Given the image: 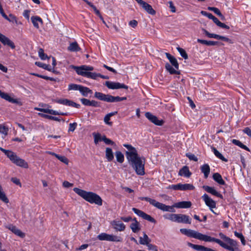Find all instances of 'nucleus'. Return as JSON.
<instances>
[{"label": "nucleus", "mask_w": 251, "mask_h": 251, "mask_svg": "<svg viewBox=\"0 0 251 251\" xmlns=\"http://www.w3.org/2000/svg\"><path fill=\"white\" fill-rule=\"evenodd\" d=\"M127 151H126V156L128 163L138 175L143 176L145 175V158L140 156L136 149L129 144H124Z\"/></svg>", "instance_id": "f257e3e1"}, {"label": "nucleus", "mask_w": 251, "mask_h": 251, "mask_svg": "<svg viewBox=\"0 0 251 251\" xmlns=\"http://www.w3.org/2000/svg\"><path fill=\"white\" fill-rule=\"evenodd\" d=\"M73 190L77 195L90 203H95L100 206L102 204V199L98 195L95 193L87 192L76 187L74 188Z\"/></svg>", "instance_id": "f03ea898"}, {"label": "nucleus", "mask_w": 251, "mask_h": 251, "mask_svg": "<svg viewBox=\"0 0 251 251\" xmlns=\"http://www.w3.org/2000/svg\"><path fill=\"white\" fill-rule=\"evenodd\" d=\"M71 67L75 70L78 75L83 76L96 79L100 75V74L99 73L89 72L90 71H92L94 69L93 67L91 66L82 65L81 66L77 67L72 65Z\"/></svg>", "instance_id": "7ed1b4c3"}, {"label": "nucleus", "mask_w": 251, "mask_h": 251, "mask_svg": "<svg viewBox=\"0 0 251 251\" xmlns=\"http://www.w3.org/2000/svg\"><path fill=\"white\" fill-rule=\"evenodd\" d=\"M180 231L183 234L188 237L194 238L205 242H211V237L206 235L202 234L195 230L188 229L186 228H181Z\"/></svg>", "instance_id": "20e7f679"}, {"label": "nucleus", "mask_w": 251, "mask_h": 251, "mask_svg": "<svg viewBox=\"0 0 251 251\" xmlns=\"http://www.w3.org/2000/svg\"><path fill=\"white\" fill-rule=\"evenodd\" d=\"M140 199L141 200H145L149 202L151 204L163 211H169L171 212H175V209L174 208L175 207V204L173 206L166 205L149 197H141L140 198Z\"/></svg>", "instance_id": "39448f33"}, {"label": "nucleus", "mask_w": 251, "mask_h": 251, "mask_svg": "<svg viewBox=\"0 0 251 251\" xmlns=\"http://www.w3.org/2000/svg\"><path fill=\"white\" fill-rule=\"evenodd\" d=\"M97 238L100 241H108L117 242H122V238L120 236L101 233L97 236Z\"/></svg>", "instance_id": "423d86ee"}, {"label": "nucleus", "mask_w": 251, "mask_h": 251, "mask_svg": "<svg viewBox=\"0 0 251 251\" xmlns=\"http://www.w3.org/2000/svg\"><path fill=\"white\" fill-rule=\"evenodd\" d=\"M94 97L96 99L102 101L107 102H114V96L109 94H104L100 92H96Z\"/></svg>", "instance_id": "0eeeda50"}, {"label": "nucleus", "mask_w": 251, "mask_h": 251, "mask_svg": "<svg viewBox=\"0 0 251 251\" xmlns=\"http://www.w3.org/2000/svg\"><path fill=\"white\" fill-rule=\"evenodd\" d=\"M169 188L174 190H193L195 187L191 184L178 183L176 185H172L169 186Z\"/></svg>", "instance_id": "6e6552de"}, {"label": "nucleus", "mask_w": 251, "mask_h": 251, "mask_svg": "<svg viewBox=\"0 0 251 251\" xmlns=\"http://www.w3.org/2000/svg\"><path fill=\"white\" fill-rule=\"evenodd\" d=\"M132 211L139 216L142 217L143 219L153 223H156V220L154 218L151 217L150 215L145 213L143 211L136 208H133Z\"/></svg>", "instance_id": "1a4fd4ad"}, {"label": "nucleus", "mask_w": 251, "mask_h": 251, "mask_svg": "<svg viewBox=\"0 0 251 251\" xmlns=\"http://www.w3.org/2000/svg\"><path fill=\"white\" fill-rule=\"evenodd\" d=\"M202 198L204 201L206 205H207L210 208L211 211L213 213L216 214V213L212 210V208L216 207V202L212 199H211L206 194H204L202 196Z\"/></svg>", "instance_id": "9d476101"}, {"label": "nucleus", "mask_w": 251, "mask_h": 251, "mask_svg": "<svg viewBox=\"0 0 251 251\" xmlns=\"http://www.w3.org/2000/svg\"><path fill=\"white\" fill-rule=\"evenodd\" d=\"M202 31L203 32V33L205 34L208 38H213L218 40H221L226 42H230V40L227 37L221 36L214 33H210L208 31L204 28H202Z\"/></svg>", "instance_id": "9b49d317"}, {"label": "nucleus", "mask_w": 251, "mask_h": 251, "mask_svg": "<svg viewBox=\"0 0 251 251\" xmlns=\"http://www.w3.org/2000/svg\"><path fill=\"white\" fill-rule=\"evenodd\" d=\"M38 67L42 68L50 72H51L55 74H58L59 72L55 67L56 64H36Z\"/></svg>", "instance_id": "f8f14e48"}, {"label": "nucleus", "mask_w": 251, "mask_h": 251, "mask_svg": "<svg viewBox=\"0 0 251 251\" xmlns=\"http://www.w3.org/2000/svg\"><path fill=\"white\" fill-rule=\"evenodd\" d=\"M105 85L111 89H117L120 88H124L126 89H128V86L124 84H122L119 82H114L110 81H106Z\"/></svg>", "instance_id": "ddd939ff"}, {"label": "nucleus", "mask_w": 251, "mask_h": 251, "mask_svg": "<svg viewBox=\"0 0 251 251\" xmlns=\"http://www.w3.org/2000/svg\"><path fill=\"white\" fill-rule=\"evenodd\" d=\"M179 64H166L165 68L171 74L179 75Z\"/></svg>", "instance_id": "4468645a"}, {"label": "nucleus", "mask_w": 251, "mask_h": 251, "mask_svg": "<svg viewBox=\"0 0 251 251\" xmlns=\"http://www.w3.org/2000/svg\"><path fill=\"white\" fill-rule=\"evenodd\" d=\"M146 117L149 119L152 123L157 126H162L164 123L163 120H159L157 117L152 115L150 112H146L145 113Z\"/></svg>", "instance_id": "2eb2a0df"}, {"label": "nucleus", "mask_w": 251, "mask_h": 251, "mask_svg": "<svg viewBox=\"0 0 251 251\" xmlns=\"http://www.w3.org/2000/svg\"><path fill=\"white\" fill-rule=\"evenodd\" d=\"M176 222L179 223H182L190 224L191 223V219L186 215L176 214Z\"/></svg>", "instance_id": "dca6fc26"}, {"label": "nucleus", "mask_w": 251, "mask_h": 251, "mask_svg": "<svg viewBox=\"0 0 251 251\" xmlns=\"http://www.w3.org/2000/svg\"><path fill=\"white\" fill-rule=\"evenodd\" d=\"M0 41L3 44V45H7L12 49L15 48L14 43L9 38L1 33H0Z\"/></svg>", "instance_id": "f3484780"}, {"label": "nucleus", "mask_w": 251, "mask_h": 251, "mask_svg": "<svg viewBox=\"0 0 251 251\" xmlns=\"http://www.w3.org/2000/svg\"><path fill=\"white\" fill-rule=\"evenodd\" d=\"M57 102L60 104L76 107L77 108H79L80 107V104L68 99H60L57 101Z\"/></svg>", "instance_id": "a211bd4d"}, {"label": "nucleus", "mask_w": 251, "mask_h": 251, "mask_svg": "<svg viewBox=\"0 0 251 251\" xmlns=\"http://www.w3.org/2000/svg\"><path fill=\"white\" fill-rule=\"evenodd\" d=\"M111 225L115 229L119 231H124L126 228L125 225L119 221H113L111 222Z\"/></svg>", "instance_id": "6ab92c4d"}, {"label": "nucleus", "mask_w": 251, "mask_h": 251, "mask_svg": "<svg viewBox=\"0 0 251 251\" xmlns=\"http://www.w3.org/2000/svg\"><path fill=\"white\" fill-rule=\"evenodd\" d=\"M187 245L189 247H191L193 249L198 251H215L214 250L205 247L201 245H195L191 243H188Z\"/></svg>", "instance_id": "aec40b11"}, {"label": "nucleus", "mask_w": 251, "mask_h": 251, "mask_svg": "<svg viewBox=\"0 0 251 251\" xmlns=\"http://www.w3.org/2000/svg\"><path fill=\"white\" fill-rule=\"evenodd\" d=\"M38 53L39 57L42 60H45L46 58L48 59V61H51L52 63H55V59L54 57L48 56L44 53V50L42 49H39L38 50Z\"/></svg>", "instance_id": "412c9836"}, {"label": "nucleus", "mask_w": 251, "mask_h": 251, "mask_svg": "<svg viewBox=\"0 0 251 251\" xmlns=\"http://www.w3.org/2000/svg\"><path fill=\"white\" fill-rule=\"evenodd\" d=\"M203 188L207 192L210 193L215 196H217L221 199L223 198L222 195L218 192L213 187H211L208 186H203Z\"/></svg>", "instance_id": "4be33fe9"}, {"label": "nucleus", "mask_w": 251, "mask_h": 251, "mask_svg": "<svg viewBox=\"0 0 251 251\" xmlns=\"http://www.w3.org/2000/svg\"><path fill=\"white\" fill-rule=\"evenodd\" d=\"M141 5L143 7V8L149 14L152 15L155 14V11L152 8V6L151 5H150L146 2L144 1Z\"/></svg>", "instance_id": "5701e85b"}, {"label": "nucleus", "mask_w": 251, "mask_h": 251, "mask_svg": "<svg viewBox=\"0 0 251 251\" xmlns=\"http://www.w3.org/2000/svg\"><path fill=\"white\" fill-rule=\"evenodd\" d=\"M192 203L190 201H183L176 203L175 206L178 208H187L191 207Z\"/></svg>", "instance_id": "b1692460"}, {"label": "nucleus", "mask_w": 251, "mask_h": 251, "mask_svg": "<svg viewBox=\"0 0 251 251\" xmlns=\"http://www.w3.org/2000/svg\"><path fill=\"white\" fill-rule=\"evenodd\" d=\"M14 163L16 164L17 165L19 166L20 167L27 168L28 164L23 159L19 158L17 156V158H15L13 162Z\"/></svg>", "instance_id": "393cba45"}, {"label": "nucleus", "mask_w": 251, "mask_h": 251, "mask_svg": "<svg viewBox=\"0 0 251 251\" xmlns=\"http://www.w3.org/2000/svg\"><path fill=\"white\" fill-rule=\"evenodd\" d=\"M191 173L189 171V168L187 166H183L179 171L178 175L180 176H184L187 177H189L191 175Z\"/></svg>", "instance_id": "a878e982"}, {"label": "nucleus", "mask_w": 251, "mask_h": 251, "mask_svg": "<svg viewBox=\"0 0 251 251\" xmlns=\"http://www.w3.org/2000/svg\"><path fill=\"white\" fill-rule=\"evenodd\" d=\"M151 241L148 236L145 233H143V237H140L139 238V243L143 245H148Z\"/></svg>", "instance_id": "bb28decb"}, {"label": "nucleus", "mask_w": 251, "mask_h": 251, "mask_svg": "<svg viewBox=\"0 0 251 251\" xmlns=\"http://www.w3.org/2000/svg\"><path fill=\"white\" fill-rule=\"evenodd\" d=\"M0 97L10 102L14 103L17 102V100L13 99L8 94L2 92L0 90Z\"/></svg>", "instance_id": "cd10ccee"}, {"label": "nucleus", "mask_w": 251, "mask_h": 251, "mask_svg": "<svg viewBox=\"0 0 251 251\" xmlns=\"http://www.w3.org/2000/svg\"><path fill=\"white\" fill-rule=\"evenodd\" d=\"M213 179L220 185H225V182L222 178L221 175L218 173H215L213 175Z\"/></svg>", "instance_id": "c85d7f7f"}, {"label": "nucleus", "mask_w": 251, "mask_h": 251, "mask_svg": "<svg viewBox=\"0 0 251 251\" xmlns=\"http://www.w3.org/2000/svg\"><path fill=\"white\" fill-rule=\"evenodd\" d=\"M68 50L70 51L76 52L80 50L78 44L76 42H73L70 44L69 46L68 47Z\"/></svg>", "instance_id": "c756f323"}, {"label": "nucleus", "mask_w": 251, "mask_h": 251, "mask_svg": "<svg viewBox=\"0 0 251 251\" xmlns=\"http://www.w3.org/2000/svg\"><path fill=\"white\" fill-rule=\"evenodd\" d=\"M105 157L109 162L112 161L114 159V154L111 148H106L105 150Z\"/></svg>", "instance_id": "7c9ffc66"}, {"label": "nucleus", "mask_w": 251, "mask_h": 251, "mask_svg": "<svg viewBox=\"0 0 251 251\" xmlns=\"http://www.w3.org/2000/svg\"><path fill=\"white\" fill-rule=\"evenodd\" d=\"M201 171L204 174V177L207 178L210 171L209 165L207 164H205L201 167Z\"/></svg>", "instance_id": "2f4dec72"}, {"label": "nucleus", "mask_w": 251, "mask_h": 251, "mask_svg": "<svg viewBox=\"0 0 251 251\" xmlns=\"http://www.w3.org/2000/svg\"><path fill=\"white\" fill-rule=\"evenodd\" d=\"M117 111H115L114 112H111V113H109L107 114H106L105 117H104V123L106 124V125H108L109 126H111L112 125V123L111 122H109L110 120V118L114 116V115H115L117 114Z\"/></svg>", "instance_id": "473e14b6"}, {"label": "nucleus", "mask_w": 251, "mask_h": 251, "mask_svg": "<svg viewBox=\"0 0 251 251\" xmlns=\"http://www.w3.org/2000/svg\"><path fill=\"white\" fill-rule=\"evenodd\" d=\"M83 96L87 97L89 93L92 94V91L89 88L81 85L79 91Z\"/></svg>", "instance_id": "72a5a7b5"}, {"label": "nucleus", "mask_w": 251, "mask_h": 251, "mask_svg": "<svg viewBox=\"0 0 251 251\" xmlns=\"http://www.w3.org/2000/svg\"><path fill=\"white\" fill-rule=\"evenodd\" d=\"M197 42L201 44L209 46H215V45H217L218 43V42H217V41H206V40H201V39H198L197 40Z\"/></svg>", "instance_id": "f704fd0d"}, {"label": "nucleus", "mask_w": 251, "mask_h": 251, "mask_svg": "<svg viewBox=\"0 0 251 251\" xmlns=\"http://www.w3.org/2000/svg\"><path fill=\"white\" fill-rule=\"evenodd\" d=\"M31 20L33 25L37 28H39V25L38 23H43L42 19L38 16H32L31 18Z\"/></svg>", "instance_id": "c9c22d12"}, {"label": "nucleus", "mask_w": 251, "mask_h": 251, "mask_svg": "<svg viewBox=\"0 0 251 251\" xmlns=\"http://www.w3.org/2000/svg\"><path fill=\"white\" fill-rule=\"evenodd\" d=\"M9 229H10L13 233L15 234L18 235L21 237H24L25 236V234L23 233L20 230L16 228V226H11L9 227Z\"/></svg>", "instance_id": "e433bc0d"}, {"label": "nucleus", "mask_w": 251, "mask_h": 251, "mask_svg": "<svg viewBox=\"0 0 251 251\" xmlns=\"http://www.w3.org/2000/svg\"><path fill=\"white\" fill-rule=\"evenodd\" d=\"M140 224L138 221H136V223H132L130 226L132 231L134 233H137L140 230Z\"/></svg>", "instance_id": "4c0bfd02"}, {"label": "nucleus", "mask_w": 251, "mask_h": 251, "mask_svg": "<svg viewBox=\"0 0 251 251\" xmlns=\"http://www.w3.org/2000/svg\"><path fill=\"white\" fill-rule=\"evenodd\" d=\"M234 244L233 245L231 243H227L229 245L226 244L225 249H227L230 251H235L236 249L237 248V244L236 241L233 240Z\"/></svg>", "instance_id": "58836bf2"}, {"label": "nucleus", "mask_w": 251, "mask_h": 251, "mask_svg": "<svg viewBox=\"0 0 251 251\" xmlns=\"http://www.w3.org/2000/svg\"><path fill=\"white\" fill-rule=\"evenodd\" d=\"M212 150L216 157L221 159L222 161L226 162L227 160L225 158L223 155L219 152L214 147H212Z\"/></svg>", "instance_id": "ea45409f"}, {"label": "nucleus", "mask_w": 251, "mask_h": 251, "mask_svg": "<svg viewBox=\"0 0 251 251\" xmlns=\"http://www.w3.org/2000/svg\"><path fill=\"white\" fill-rule=\"evenodd\" d=\"M35 110L50 114H57V113L55 112V110L52 109H49L47 108H35Z\"/></svg>", "instance_id": "a19ab883"}, {"label": "nucleus", "mask_w": 251, "mask_h": 251, "mask_svg": "<svg viewBox=\"0 0 251 251\" xmlns=\"http://www.w3.org/2000/svg\"><path fill=\"white\" fill-rule=\"evenodd\" d=\"M115 156L117 159V161L122 163L124 161V154L120 151H117L115 152Z\"/></svg>", "instance_id": "79ce46f5"}, {"label": "nucleus", "mask_w": 251, "mask_h": 251, "mask_svg": "<svg viewBox=\"0 0 251 251\" xmlns=\"http://www.w3.org/2000/svg\"><path fill=\"white\" fill-rule=\"evenodd\" d=\"M232 143L240 147V148L245 149V150L247 151H250V149L245 145L243 144L240 141L236 140V139H233L232 140Z\"/></svg>", "instance_id": "37998d69"}, {"label": "nucleus", "mask_w": 251, "mask_h": 251, "mask_svg": "<svg viewBox=\"0 0 251 251\" xmlns=\"http://www.w3.org/2000/svg\"><path fill=\"white\" fill-rule=\"evenodd\" d=\"M5 154L10 159L11 161L13 162L15 158H17L16 154L13 152V151L7 150L6 152H5Z\"/></svg>", "instance_id": "c03bdc74"}, {"label": "nucleus", "mask_w": 251, "mask_h": 251, "mask_svg": "<svg viewBox=\"0 0 251 251\" xmlns=\"http://www.w3.org/2000/svg\"><path fill=\"white\" fill-rule=\"evenodd\" d=\"M220 237L223 239L225 242L227 243H231L232 245L234 244L233 240L229 238V237L226 236L222 233H220L219 234Z\"/></svg>", "instance_id": "a18cd8bd"}, {"label": "nucleus", "mask_w": 251, "mask_h": 251, "mask_svg": "<svg viewBox=\"0 0 251 251\" xmlns=\"http://www.w3.org/2000/svg\"><path fill=\"white\" fill-rule=\"evenodd\" d=\"M176 214H166L163 215V217L173 222H176Z\"/></svg>", "instance_id": "49530a36"}, {"label": "nucleus", "mask_w": 251, "mask_h": 251, "mask_svg": "<svg viewBox=\"0 0 251 251\" xmlns=\"http://www.w3.org/2000/svg\"><path fill=\"white\" fill-rule=\"evenodd\" d=\"M165 56L166 58L170 61V63H177L176 59L171 54L169 53H164L162 57Z\"/></svg>", "instance_id": "de8ad7c7"}, {"label": "nucleus", "mask_w": 251, "mask_h": 251, "mask_svg": "<svg viewBox=\"0 0 251 251\" xmlns=\"http://www.w3.org/2000/svg\"><path fill=\"white\" fill-rule=\"evenodd\" d=\"M80 85H78L76 84L71 83L68 86V90H78L79 91V89L80 87Z\"/></svg>", "instance_id": "09e8293b"}, {"label": "nucleus", "mask_w": 251, "mask_h": 251, "mask_svg": "<svg viewBox=\"0 0 251 251\" xmlns=\"http://www.w3.org/2000/svg\"><path fill=\"white\" fill-rule=\"evenodd\" d=\"M101 140L103 141L107 145H111L112 146H115V143L111 140L110 139L107 138L105 136H103L101 137Z\"/></svg>", "instance_id": "8fccbe9b"}, {"label": "nucleus", "mask_w": 251, "mask_h": 251, "mask_svg": "<svg viewBox=\"0 0 251 251\" xmlns=\"http://www.w3.org/2000/svg\"><path fill=\"white\" fill-rule=\"evenodd\" d=\"M177 50L180 54L181 56L184 59L188 58V55L185 50L181 48L177 47Z\"/></svg>", "instance_id": "3c124183"}, {"label": "nucleus", "mask_w": 251, "mask_h": 251, "mask_svg": "<svg viewBox=\"0 0 251 251\" xmlns=\"http://www.w3.org/2000/svg\"><path fill=\"white\" fill-rule=\"evenodd\" d=\"M211 242H215L217 243V244H218L219 245H220L222 247H223L224 248H225V247L226 245V243H224L220 239L215 238L213 237H211Z\"/></svg>", "instance_id": "603ef678"}, {"label": "nucleus", "mask_w": 251, "mask_h": 251, "mask_svg": "<svg viewBox=\"0 0 251 251\" xmlns=\"http://www.w3.org/2000/svg\"><path fill=\"white\" fill-rule=\"evenodd\" d=\"M58 160H59L62 162L65 163L66 165H68L69 163V160L68 158L64 156H61L59 155H58V156L56 157Z\"/></svg>", "instance_id": "864d4df0"}, {"label": "nucleus", "mask_w": 251, "mask_h": 251, "mask_svg": "<svg viewBox=\"0 0 251 251\" xmlns=\"http://www.w3.org/2000/svg\"><path fill=\"white\" fill-rule=\"evenodd\" d=\"M186 156L191 160L197 161L198 160V158L194 154L191 153H186Z\"/></svg>", "instance_id": "5fc2aeb1"}, {"label": "nucleus", "mask_w": 251, "mask_h": 251, "mask_svg": "<svg viewBox=\"0 0 251 251\" xmlns=\"http://www.w3.org/2000/svg\"><path fill=\"white\" fill-rule=\"evenodd\" d=\"M8 130V129L7 127L0 125V133L6 135L7 134Z\"/></svg>", "instance_id": "6e6d98bb"}, {"label": "nucleus", "mask_w": 251, "mask_h": 251, "mask_svg": "<svg viewBox=\"0 0 251 251\" xmlns=\"http://www.w3.org/2000/svg\"><path fill=\"white\" fill-rule=\"evenodd\" d=\"M208 9L209 10L212 11L214 12L216 15H221V11L219 10V9L217 8L214 7H208Z\"/></svg>", "instance_id": "4d7b16f0"}, {"label": "nucleus", "mask_w": 251, "mask_h": 251, "mask_svg": "<svg viewBox=\"0 0 251 251\" xmlns=\"http://www.w3.org/2000/svg\"><path fill=\"white\" fill-rule=\"evenodd\" d=\"M77 126V123H71L69 124V131H72L73 132L75 129L76 128Z\"/></svg>", "instance_id": "13d9d810"}, {"label": "nucleus", "mask_w": 251, "mask_h": 251, "mask_svg": "<svg viewBox=\"0 0 251 251\" xmlns=\"http://www.w3.org/2000/svg\"><path fill=\"white\" fill-rule=\"evenodd\" d=\"M80 101L82 102L83 104L86 106H90V101L89 100L85 99V98H82L80 99Z\"/></svg>", "instance_id": "bf43d9fd"}, {"label": "nucleus", "mask_w": 251, "mask_h": 251, "mask_svg": "<svg viewBox=\"0 0 251 251\" xmlns=\"http://www.w3.org/2000/svg\"><path fill=\"white\" fill-rule=\"evenodd\" d=\"M126 97H120L119 96L114 97V102H119L124 100H126Z\"/></svg>", "instance_id": "052dcab7"}, {"label": "nucleus", "mask_w": 251, "mask_h": 251, "mask_svg": "<svg viewBox=\"0 0 251 251\" xmlns=\"http://www.w3.org/2000/svg\"><path fill=\"white\" fill-rule=\"evenodd\" d=\"M147 246L148 247V250H152V251H158L157 247L155 245H153L149 243L148 245H147Z\"/></svg>", "instance_id": "680f3d73"}, {"label": "nucleus", "mask_w": 251, "mask_h": 251, "mask_svg": "<svg viewBox=\"0 0 251 251\" xmlns=\"http://www.w3.org/2000/svg\"><path fill=\"white\" fill-rule=\"evenodd\" d=\"M201 13L202 15L207 17L209 19L213 18V15L210 13H208L204 11H201Z\"/></svg>", "instance_id": "e2e57ef3"}, {"label": "nucleus", "mask_w": 251, "mask_h": 251, "mask_svg": "<svg viewBox=\"0 0 251 251\" xmlns=\"http://www.w3.org/2000/svg\"><path fill=\"white\" fill-rule=\"evenodd\" d=\"M101 137H100V134H95L94 135V142L96 144H97L99 141L101 140Z\"/></svg>", "instance_id": "0e129e2a"}, {"label": "nucleus", "mask_w": 251, "mask_h": 251, "mask_svg": "<svg viewBox=\"0 0 251 251\" xmlns=\"http://www.w3.org/2000/svg\"><path fill=\"white\" fill-rule=\"evenodd\" d=\"M11 181H12L14 183L20 185L21 186V183L20 181V180L16 177H12L11 179Z\"/></svg>", "instance_id": "69168bd1"}, {"label": "nucleus", "mask_w": 251, "mask_h": 251, "mask_svg": "<svg viewBox=\"0 0 251 251\" xmlns=\"http://www.w3.org/2000/svg\"><path fill=\"white\" fill-rule=\"evenodd\" d=\"M137 21L135 20L130 21L129 23V25L133 28H135L137 25Z\"/></svg>", "instance_id": "338daca9"}, {"label": "nucleus", "mask_w": 251, "mask_h": 251, "mask_svg": "<svg viewBox=\"0 0 251 251\" xmlns=\"http://www.w3.org/2000/svg\"><path fill=\"white\" fill-rule=\"evenodd\" d=\"M243 132L247 134L250 137H251V130L249 127H247L243 129Z\"/></svg>", "instance_id": "774afa93"}]
</instances>
